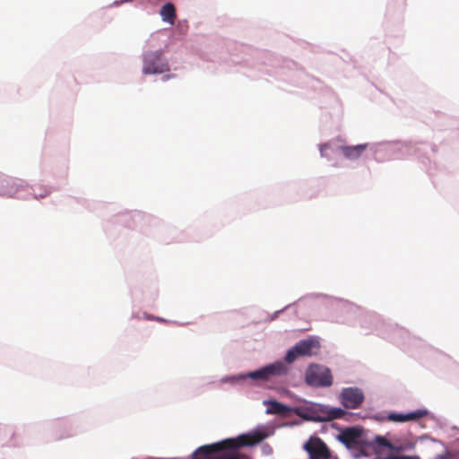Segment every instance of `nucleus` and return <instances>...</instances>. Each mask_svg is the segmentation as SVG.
<instances>
[{"label": "nucleus", "instance_id": "1", "mask_svg": "<svg viewBox=\"0 0 459 459\" xmlns=\"http://www.w3.org/2000/svg\"><path fill=\"white\" fill-rule=\"evenodd\" d=\"M265 437L266 434L255 431L240 435L236 438L202 446L194 453L193 459H250L247 455L239 453L238 449L256 445Z\"/></svg>", "mask_w": 459, "mask_h": 459}, {"label": "nucleus", "instance_id": "2", "mask_svg": "<svg viewBox=\"0 0 459 459\" xmlns=\"http://www.w3.org/2000/svg\"><path fill=\"white\" fill-rule=\"evenodd\" d=\"M338 440L348 449L357 450L359 454L355 455L356 457L367 456L368 450H372L377 455L376 459H402L401 455H391L397 448L385 437L376 436L374 438H368L359 428L343 429L338 435Z\"/></svg>", "mask_w": 459, "mask_h": 459}, {"label": "nucleus", "instance_id": "3", "mask_svg": "<svg viewBox=\"0 0 459 459\" xmlns=\"http://www.w3.org/2000/svg\"><path fill=\"white\" fill-rule=\"evenodd\" d=\"M306 383L314 387L330 386L333 384L331 370L322 365L312 364L306 370Z\"/></svg>", "mask_w": 459, "mask_h": 459}, {"label": "nucleus", "instance_id": "4", "mask_svg": "<svg viewBox=\"0 0 459 459\" xmlns=\"http://www.w3.org/2000/svg\"><path fill=\"white\" fill-rule=\"evenodd\" d=\"M169 71V65L161 50L149 51L143 56V73L146 75L163 74Z\"/></svg>", "mask_w": 459, "mask_h": 459}, {"label": "nucleus", "instance_id": "5", "mask_svg": "<svg viewBox=\"0 0 459 459\" xmlns=\"http://www.w3.org/2000/svg\"><path fill=\"white\" fill-rule=\"evenodd\" d=\"M319 348V342L314 338H308L299 341L285 355V360L292 363L298 357L312 356Z\"/></svg>", "mask_w": 459, "mask_h": 459}, {"label": "nucleus", "instance_id": "6", "mask_svg": "<svg viewBox=\"0 0 459 459\" xmlns=\"http://www.w3.org/2000/svg\"><path fill=\"white\" fill-rule=\"evenodd\" d=\"M303 448L308 454L309 459H339L318 437H311L304 444Z\"/></svg>", "mask_w": 459, "mask_h": 459}, {"label": "nucleus", "instance_id": "7", "mask_svg": "<svg viewBox=\"0 0 459 459\" xmlns=\"http://www.w3.org/2000/svg\"><path fill=\"white\" fill-rule=\"evenodd\" d=\"M287 367L281 361L267 365L258 370L250 372L247 377L253 380L266 381L273 377H280L287 374Z\"/></svg>", "mask_w": 459, "mask_h": 459}, {"label": "nucleus", "instance_id": "8", "mask_svg": "<svg viewBox=\"0 0 459 459\" xmlns=\"http://www.w3.org/2000/svg\"><path fill=\"white\" fill-rule=\"evenodd\" d=\"M340 398L345 408L356 409L363 403L364 394L358 387H348L342 391Z\"/></svg>", "mask_w": 459, "mask_h": 459}, {"label": "nucleus", "instance_id": "9", "mask_svg": "<svg viewBox=\"0 0 459 459\" xmlns=\"http://www.w3.org/2000/svg\"><path fill=\"white\" fill-rule=\"evenodd\" d=\"M3 194L9 196H16L21 189L27 187L19 178H4L0 181Z\"/></svg>", "mask_w": 459, "mask_h": 459}, {"label": "nucleus", "instance_id": "10", "mask_svg": "<svg viewBox=\"0 0 459 459\" xmlns=\"http://www.w3.org/2000/svg\"><path fill=\"white\" fill-rule=\"evenodd\" d=\"M368 148V144H358L353 146H342L341 151L343 156L349 160L359 159Z\"/></svg>", "mask_w": 459, "mask_h": 459}, {"label": "nucleus", "instance_id": "11", "mask_svg": "<svg viewBox=\"0 0 459 459\" xmlns=\"http://www.w3.org/2000/svg\"><path fill=\"white\" fill-rule=\"evenodd\" d=\"M160 16L163 21L174 24L176 19V9L173 4L168 3L164 4L160 10Z\"/></svg>", "mask_w": 459, "mask_h": 459}, {"label": "nucleus", "instance_id": "12", "mask_svg": "<svg viewBox=\"0 0 459 459\" xmlns=\"http://www.w3.org/2000/svg\"><path fill=\"white\" fill-rule=\"evenodd\" d=\"M428 415V411L426 409H418L413 411L403 413V422L411 421V420H419L423 417Z\"/></svg>", "mask_w": 459, "mask_h": 459}, {"label": "nucleus", "instance_id": "13", "mask_svg": "<svg viewBox=\"0 0 459 459\" xmlns=\"http://www.w3.org/2000/svg\"><path fill=\"white\" fill-rule=\"evenodd\" d=\"M286 411L287 408L283 404L276 401H273L270 403V407L268 408L267 412L273 414H282Z\"/></svg>", "mask_w": 459, "mask_h": 459}, {"label": "nucleus", "instance_id": "14", "mask_svg": "<svg viewBox=\"0 0 459 459\" xmlns=\"http://www.w3.org/2000/svg\"><path fill=\"white\" fill-rule=\"evenodd\" d=\"M388 420L402 422V413H390L386 417Z\"/></svg>", "mask_w": 459, "mask_h": 459}, {"label": "nucleus", "instance_id": "15", "mask_svg": "<svg viewBox=\"0 0 459 459\" xmlns=\"http://www.w3.org/2000/svg\"><path fill=\"white\" fill-rule=\"evenodd\" d=\"M344 413L345 411L342 409H336L332 411V415L333 418H341Z\"/></svg>", "mask_w": 459, "mask_h": 459}, {"label": "nucleus", "instance_id": "16", "mask_svg": "<svg viewBox=\"0 0 459 459\" xmlns=\"http://www.w3.org/2000/svg\"><path fill=\"white\" fill-rule=\"evenodd\" d=\"M403 459H420V458L418 457V456H405V455H403Z\"/></svg>", "mask_w": 459, "mask_h": 459}, {"label": "nucleus", "instance_id": "17", "mask_svg": "<svg viewBox=\"0 0 459 459\" xmlns=\"http://www.w3.org/2000/svg\"><path fill=\"white\" fill-rule=\"evenodd\" d=\"M174 76H175L174 74H169V75L164 76L163 79L168 80V79L173 78Z\"/></svg>", "mask_w": 459, "mask_h": 459}, {"label": "nucleus", "instance_id": "18", "mask_svg": "<svg viewBox=\"0 0 459 459\" xmlns=\"http://www.w3.org/2000/svg\"><path fill=\"white\" fill-rule=\"evenodd\" d=\"M147 318H148V319H155V320H157V321H161V320H162V319L155 318V317H152H152H151V316H148Z\"/></svg>", "mask_w": 459, "mask_h": 459}, {"label": "nucleus", "instance_id": "19", "mask_svg": "<svg viewBox=\"0 0 459 459\" xmlns=\"http://www.w3.org/2000/svg\"><path fill=\"white\" fill-rule=\"evenodd\" d=\"M324 147H325V145H323V146H321V148H320V152H321V153H323Z\"/></svg>", "mask_w": 459, "mask_h": 459}]
</instances>
